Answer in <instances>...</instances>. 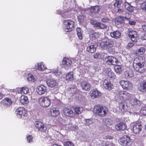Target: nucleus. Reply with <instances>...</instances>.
I'll list each match as a JSON object with an SVG mask.
<instances>
[{"mask_svg": "<svg viewBox=\"0 0 146 146\" xmlns=\"http://www.w3.org/2000/svg\"><path fill=\"white\" fill-rule=\"evenodd\" d=\"M145 61V57L143 56L136 58L134 60L133 64L134 69L140 73H143L145 71L144 64Z\"/></svg>", "mask_w": 146, "mask_h": 146, "instance_id": "obj_1", "label": "nucleus"}, {"mask_svg": "<svg viewBox=\"0 0 146 146\" xmlns=\"http://www.w3.org/2000/svg\"><path fill=\"white\" fill-rule=\"evenodd\" d=\"M54 95L53 94L48 96H42L39 98L38 100L39 103L41 106L47 107L50 106L51 101L54 100Z\"/></svg>", "mask_w": 146, "mask_h": 146, "instance_id": "obj_2", "label": "nucleus"}, {"mask_svg": "<svg viewBox=\"0 0 146 146\" xmlns=\"http://www.w3.org/2000/svg\"><path fill=\"white\" fill-rule=\"evenodd\" d=\"M108 109L104 108L100 104L95 105L93 108V112L96 115L104 117L106 116L107 113Z\"/></svg>", "mask_w": 146, "mask_h": 146, "instance_id": "obj_3", "label": "nucleus"}, {"mask_svg": "<svg viewBox=\"0 0 146 146\" xmlns=\"http://www.w3.org/2000/svg\"><path fill=\"white\" fill-rule=\"evenodd\" d=\"M119 143L123 146H130L133 143V140L129 136L125 135L118 140Z\"/></svg>", "mask_w": 146, "mask_h": 146, "instance_id": "obj_4", "label": "nucleus"}, {"mask_svg": "<svg viewBox=\"0 0 146 146\" xmlns=\"http://www.w3.org/2000/svg\"><path fill=\"white\" fill-rule=\"evenodd\" d=\"M63 24L66 32H71L74 28L75 23L70 19L64 20Z\"/></svg>", "mask_w": 146, "mask_h": 146, "instance_id": "obj_5", "label": "nucleus"}, {"mask_svg": "<svg viewBox=\"0 0 146 146\" xmlns=\"http://www.w3.org/2000/svg\"><path fill=\"white\" fill-rule=\"evenodd\" d=\"M114 41L112 40L108 39L106 41H103L100 43V46L104 49H108L112 48L114 45Z\"/></svg>", "mask_w": 146, "mask_h": 146, "instance_id": "obj_6", "label": "nucleus"}, {"mask_svg": "<svg viewBox=\"0 0 146 146\" xmlns=\"http://www.w3.org/2000/svg\"><path fill=\"white\" fill-rule=\"evenodd\" d=\"M16 112L18 117L20 118L25 117L27 115V110L22 107H20L18 108L16 111Z\"/></svg>", "mask_w": 146, "mask_h": 146, "instance_id": "obj_7", "label": "nucleus"}, {"mask_svg": "<svg viewBox=\"0 0 146 146\" xmlns=\"http://www.w3.org/2000/svg\"><path fill=\"white\" fill-rule=\"evenodd\" d=\"M119 83L123 89L129 90L132 88V84L129 81L121 80L120 81Z\"/></svg>", "mask_w": 146, "mask_h": 146, "instance_id": "obj_8", "label": "nucleus"}, {"mask_svg": "<svg viewBox=\"0 0 146 146\" xmlns=\"http://www.w3.org/2000/svg\"><path fill=\"white\" fill-rule=\"evenodd\" d=\"M106 63L109 65H115L118 63L119 61L117 58L113 56H108L105 58Z\"/></svg>", "mask_w": 146, "mask_h": 146, "instance_id": "obj_9", "label": "nucleus"}, {"mask_svg": "<svg viewBox=\"0 0 146 146\" xmlns=\"http://www.w3.org/2000/svg\"><path fill=\"white\" fill-rule=\"evenodd\" d=\"M63 115L66 117H74V113L72 107L70 108H64L63 109Z\"/></svg>", "mask_w": 146, "mask_h": 146, "instance_id": "obj_10", "label": "nucleus"}, {"mask_svg": "<svg viewBox=\"0 0 146 146\" xmlns=\"http://www.w3.org/2000/svg\"><path fill=\"white\" fill-rule=\"evenodd\" d=\"M124 16H119V17L115 19V23L117 25H120L124 22V19H129V14L128 13H123Z\"/></svg>", "mask_w": 146, "mask_h": 146, "instance_id": "obj_11", "label": "nucleus"}, {"mask_svg": "<svg viewBox=\"0 0 146 146\" xmlns=\"http://www.w3.org/2000/svg\"><path fill=\"white\" fill-rule=\"evenodd\" d=\"M80 85L82 89L85 91L90 90L92 87L90 83L86 80H83L81 82Z\"/></svg>", "mask_w": 146, "mask_h": 146, "instance_id": "obj_12", "label": "nucleus"}, {"mask_svg": "<svg viewBox=\"0 0 146 146\" xmlns=\"http://www.w3.org/2000/svg\"><path fill=\"white\" fill-rule=\"evenodd\" d=\"M101 95V92L96 88L92 89L90 92V96L93 99L98 98L100 97Z\"/></svg>", "mask_w": 146, "mask_h": 146, "instance_id": "obj_13", "label": "nucleus"}, {"mask_svg": "<svg viewBox=\"0 0 146 146\" xmlns=\"http://www.w3.org/2000/svg\"><path fill=\"white\" fill-rule=\"evenodd\" d=\"M35 125L39 131L44 132L46 130V127L44 124L41 122L39 121L35 122Z\"/></svg>", "mask_w": 146, "mask_h": 146, "instance_id": "obj_14", "label": "nucleus"}, {"mask_svg": "<svg viewBox=\"0 0 146 146\" xmlns=\"http://www.w3.org/2000/svg\"><path fill=\"white\" fill-rule=\"evenodd\" d=\"M142 125L140 122H137L135 123L133 127V132L135 134L139 133L142 130Z\"/></svg>", "mask_w": 146, "mask_h": 146, "instance_id": "obj_15", "label": "nucleus"}, {"mask_svg": "<svg viewBox=\"0 0 146 146\" xmlns=\"http://www.w3.org/2000/svg\"><path fill=\"white\" fill-rule=\"evenodd\" d=\"M72 107L73 111H74V116L75 114L78 115L80 114L84 110V108L81 106L76 105Z\"/></svg>", "mask_w": 146, "mask_h": 146, "instance_id": "obj_16", "label": "nucleus"}, {"mask_svg": "<svg viewBox=\"0 0 146 146\" xmlns=\"http://www.w3.org/2000/svg\"><path fill=\"white\" fill-rule=\"evenodd\" d=\"M103 85L106 89L108 90H111L113 88V84L111 83L110 80L107 79L104 80Z\"/></svg>", "mask_w": 146, "mask_h": 146, "instance_id": "obj_17", "label": "nucleus"}, {"mask_svg": "<svg viewBox=\"0 0 146 146\" xmlns=\"http://www.w3.org/2000/svg\"><path fill=\"white\" fill-rule=\"evenodd\" d=\"M72 63L71 60L67 58H64L62 61V64L65 69H68Z\"/></svg>", "mask_w": 146, "mask_h": 146, "instance_id": "obj_18", "label": "nucleus"}, {"mask_svg": "<svg viewBox=\"0 0 146 146\" xmlns=\"http://www.w3.org/2000/svg\"><path fill=\"white\" fill-rule=\"evenodd\" d=\"M106 73L108 78L111 79H114L116 78L115 73L112 71L110 68H107L106 69Z\"/></svg>", "mask_w": 146, "mask_h": 146, "instance_id": "obj_19", "label": "nucleus"}, {"mask_svg": "<svg viewBox=\"0 0 146 146\" xmlns=\"http://www.w3.org/2000/svg\"><path fill=\"white\" fill-rule=\"evenodd\" d=\"M128 36L132 41L134 42H137V33L136 31H129V33Z\"/></svg>", "mask_w": 146, "mask_h": 146, "instance_id": "obj_20", "label": "nucleus"}, {"mask_svg": "<svg viewBox=\"0 0 146 146\" xmlns=\"http://www.w3.org/2000/svg\"><path fill=\"white\" fill-rule=\"evenodd\" d=\"M38 93L39 94L41 95L44 94L46 92L47 88L46 86L41 85L38 86Z\"/></svg>", "mask_w": 146, "mask_h": 146, "instance_id": "obj_21", "label": "nucleus"}, {"mask_svg": "<svg viewBox=\"0 0 146 146\" xmlns=\"http://www.w3.org/2000/svg\"><path fill=\"white\" fill-rule=\"evenodd\" d=\"M130 103L132 106L136 107H139L141 105L140 101L136 98L130 100Z\"/></svg>", "mask_w": 146, "mask_h": 146, "instance_id": "obj_22", "label": "nucleus"}, {"mask_svg": "<svg viewBox=\"0 0 146 146\" xmlns=\"http://www.w3.org/2000/svg\"><path fill=\"white\" fill-rule=\"evenodd\" d=\"M110 35L111 37L117 39L120 38L121 33L119 31L116 30L111 32Z\"/></svg>", "mask_w": 146, "mask_h": 146, "instance_id": "obj_23", "label": "nucleus"}, {"mask_svg": "<svg viewBox=\"0 0 146 146\" xmlns=\"http://www.w3.org/2000/svg\"><path fill=\"white\" fill-rule=\"evenodd\" d=\"M115 128L117 131H123L125 129L126 126L125 124L122 122L117 123L115 126Z\"/></svg>", "mask_w": 146, "mask_h": 146, "instance_id": "obj_24", "label": "nucleus"}, {"mask_svg": "<svg viewBox=\"0 0 146 146\" xmlns=\"http://www.w3.org/2000/svg\"><path fill=\"white\" fill-rule=\"evenodd\" d=\"M2 102L3 105L7 107L10 106L12 104V102L10 98L7 97L3 99Z\"/></svg>", "mask_w": 146, "mask_h": 146, "instance_id": "obj_25", "label": "nucleus"}, {"mask_svg": "<svg viewBox=\"0 0 146 146\" xmlns=\"http://www.w3.org/2000/svg\"><path fill=\"white\" fill-rule=\"evenodd\" d=\"M145 48L144 47H141L138 50H136L135 54L137 56H139L143 54L145 51Z\"/></svg>", "mask_w": 146, "mask_h": 146, "instance_id": "obj_26", "label": "nucleus"}, {"mask_svg": "<svg viewBox=\"0 0 146 146\" xmlns=\"http://www.w3.org/2000/svg\"><path fill=\"white\" fill-rule=\"evenodd\" d=\"M46 83L48 86L51 87H54L58 84V83L56 81L53 79L47 80Z\"/></svg>", "mask_w": 146, "mask_h": 146, "instance_id": "obj_27", "label": "nucleus"}, {"mask_svg": "<svg viewBox=\"0 0 146 146\" xmlns=\"http://www.w3.org/2000/svg\"><path fill=\"white\" fill-rule=\"evenodd\" d=\"M20 101L23 105L27 104L29 103V100L27 96L22 95L20 98Z\"/></svg>", "mask_w": 146, "mask_h": 146, "instance_id": "obj_28", "label": "nucleus"}, {"mask_svg": "<svg viewBox=\"0 0 146 146\" xmlns=\"http://www.w3.org/2000/svg\"><path fill=\"white\" fill-rule=\"evenodd\" d=\"M50 112L51 115L53 117H56L60 114L59 110L56 108H53Z\"/></svg>", "mask_w": 146, "mask_h": 146, "instance_id": "obj_29", "label": "nucleus"}, {"mask_svg": "<svg viewBox=\"0 0 146 146\" xmlns=\"http://www.w3.org/2000/svg\"><path fill=\"white\" fill-rule=\"evenodd\" d=\"M86 49L88 52L93 53L95 52L96 48L94 45L93 44L88 46Z\"/></svg>", "mask_w": 146, "mask_h": 146, "instance_id": "obj_30", "label": "nucleus"}, {"mask_svg": "<svg viewBox=\"0 0 146 146\" xmlns=\"http://www.w3.org/2000/svg\"><path fill=\"white\" fill-rule=\"evenodd\" d=\"M125 77L126 78H128L132 77L133 75V72L132 70H127L124 73Z\"/></svg>", "mask_w": 146, "mask_h": 146, "instance_id": "obj_31", "label": "nucleus"}, {"mask_svg": "<svg viewBox=\"0 0 146 146\" xmlns=\"http://www.w3.org/2000/svg\"><path fill=\"white\" fill-rule=\"evenodd\" d=\"M66 80L72 81L74 80V77L73 73L72 72H68L66 76Z\"/></svg>", "mask_w": 146, "mask_h": 146, "instance_id": "obj_32", "label": "nucleus"}, {"mask_svg": "<svg viewBox=\"0 0 146 146\" xmlns=\"http://www.w3.org/2000/svg\"><path fill=\"white\" fill-rule=\"evenodd\" d=\"M125 7L126 10L130 12H132L134 9L133 7L131 6L127 2L125 3Z\"/></svg>", "mask_w": 146, "mask_h": 146, "instance_id": "obj_33", "label": "nucleus"}, {"mask_svg": "<svg viewBox=\"0 0 146 146\" xmlns=\"http://www.w3.org/2000/svg\"><path fill=\"white\" fill-rule=\"evenodd\" d=\"M139 90L141 92H146V82L143 83L141 85Z\"/></svg>", "mask_w": 146, "mask_h": 146, "instance_id": "obj_34", "label": "nucleus"}, {"mask_svg": "<svg viewBox=\"0 0 146 146\" xmlns=\"http://www.w3.org/2000/svg\"><path fill=\"white\" fill-rule=\"evenodd\" d=\"M125 92V94L123 100L126 101L129 100L131 97V94L126 91H125V92Z\"/></svg>", "mask_w": 146, "mask_h": 146, "instance_id": "obj_35", "label": "nucleus"}, {"mask_svg": "<svg viewBox=\"0 0 146 146\" xmlns=\"http://www.w3.org/2000/svg\"><path fill=\"white\" fill-rule=\"evenodd\" d=\"M124 92H125V91L122 90L118 92L117 95L119 99L123 100L125 94Z\"/></svg>", "mask_w": 146, "mask_h": 146, "instance_id": "obj_36", "label": "nucleus"}, {"mask_svg": "<svg viewBox=\"0 0 146 146\" xmlns=\"http://www.w3.org/2000/svg\"><path fill=\"white\" fill-rule=\"evenodd\" d=\"M90 12L92 13H98L100 11V9L97 7H92L90 9Z\"/></svg>", "mask_w": 146, "mask_h": 146, "instance_id": "obj_37", "label": "nucleus"}, {"mask_svg": "<svg viewBox=\"0 0 146 146\" xmlns=\"http://www.w3.org/2000/svg\"><path fill=\"white\" fill-rule=\"evenodd\" d=\"M76 31L77 32L78 36L80 39H82V34L81 31V29L80 28H77L76 29Z\"/></svg>", "mask_w": 146, "mask_h": 146, "instance_id": "obj_38", "label": "nucleus"}, {"mask_svg": "<svg viewBox=\"0 0 146 146\" xmlns=\"http://www.w3.org/2000/svg\"><path fill=\"white\" fill-rule=\"evenodd\" d=\"M29 88L26 86H24L21 88L20 90L21 93L25 94H27L29 92Z\"/></svg>", "mask_w": 146, "mask_h": 146, "instance_id": "obj_39", "label": "nucleus"}, {"mask_svg": "<svg viewBox=\"0 0 146 146\" xmlns=\"http://www.w3.org/2000/svg\"><path fill=\"white\" fill-rule=\"evenodd\" d=\"M38 69L40 71L44 70L46 69V67L42 62L38 63Z\"/></svg>", "mask_w": 146, "mask_h": 146, "instance_id": "obj_40", "label": "nucleus"}, {"mask_svg": "<svg viewBox=\"0 0 146 146\" xmlns=\"http://www.w3.org/2000/svg\"><path fill=\"white\" fill-rule=\"evenodd\" d=\"M100 22L96 21L94 20L91 19L90 20V24L93 25L95 27H97L99 29Z\"/></svg>", "mask_w": 146, "mask_h": 146, "instance_id": "obj_41", "label": "nucleus"}, {"mask_svg": "<svg viewBox=\"0 0 146 146\" xmlns=\"http://www.w3.org/2000/svg\"><path fill=\"white\" fill-rule=\"evenodd\" d=\"M29 81L34 82L35 81V78L34 76L31 74H29L27 78Z\"/></svg>", "mask_w": 146, "mask_h": 146, "instance_id": "obj_42", "label": "nucleus"}, {"mask_svg": "<svg viewBox=\"0 0 146 146\" xmlns=\"http://www.w3.org/2000/svg\"><path fill=\"white\" fill-rule=\"evenodd\" d=\"M122 2V0H116V1L114 3L115 6L117 8L120 7Z\"/></svg>", "mask_w": 146, "mask_h": 146, "instance_id": "obj_43", "label": "nucleus"}, {"mask_svg": "<svg viewBox=\"0 0 146 146\" xmlns=\"http://www.w3.org/2000/svg\"><path fill=\"white\" fill-rule=\"evenodd\" d=\"M141 114L144 116H146V107H142L140 110Z\"/></svg>", "mask_w": 146, "mask_h": 146, "instance_id": "obj_44", "label": "nucleus"}, {"mask_svg": "<svg viewBox=\"0 0 146 146\" xmlns=\"http://www.w3.org/2000/svg\"><path fill=\"white\" fill-rule=\"evenodd\" d=\"M90 36L91 37L93 38H97L99 37V34L98 33L95 32L91 34Z\"/></svg>", "mask_w": 146, "mask_h": 146, "instance_id": "obj_45", "label": "nucleus"}, {"mask_svg": "<svg viewBox=\"0 0 146 146\" xmlns=\"http://www.w3.org/2000/svg\"><path fill=\"white\" fill-rule=\"evenodd\" d=\"M115 70L117 73H119L121 71V66L120 65H116L115 67Z\"/></svg>", "mask_w": 146, "mask_h": 146, "instance_id": "obj_46", "label": "nucleus"}, {"mask_svg": "<svg viewBox=\"0 0 146 146\" xmlns=\"http://www.w3.org/2000/svg\"><path fill=\"white\" fill-rule=\"evenodd\" d=\"M64 145L65 146H74L73 143L69 141L65 142L64 143Z\"/></svg>", "mask_w": 146, "mask_h": 146, "instance_id": "obj_47", "label": "nucleus"}, {"mask_svg": "<svg viewBox=\"0 0 146 146\" xmlns=\"http://www.w3.org/2000/svg\"><path fill=\"white\" fill-rule=\"evenodd\" d=\"M93 122L91 119H88L85 120V124L86 125L89 126Z\"/></svg>", "mask_w": 146, "mask_h": 146, "instance_id": "obj_48", "label": "nucleus"}, {"mask_svg": "<svg viewBox=\"0 0 146 146\" xmlns=\"http://www.w3.org/2000/svg\"><path fill=\"white\" fill-rule=\"evenodd\" d=\"M106 27L107 26L106 25L100 23L99 29H103L106 28Z\"/></svg>", "mask_w": 146, "mask_h": 146, "instance_id": "obj_49", "label": "nucleus"}, {"mask_svg": "<svg viewBox=\"0 0 146 146\" xmlns=\"http://www.w3.org/2000/svg\"><path fill=\"white\" fill-rule=\"evenodd\" d=\"M27 142L29 143H30L32 141L33 137L32 135H30L27 137Z\"/></svg>", "mask_w": 146, "mask_h": 146, "instance_id": "obj_50", "label": "nucleus"}, {"mask_svg": "<svg viewBox=\"0 0 146 146\" xmlns=\"http://www.w3.org/2000/svg\"><path fill=\"white\" fill-rule=\"evenodd\" d=\"M110 21L108 18L104 17L102 19L101 21L103 22L108 23Z\"/></svg>", "mask_w": 146, "mask_h": 146, "instance_id": "obj_51", "label": "nucleus"}, {"mask_svg": "<svg viewBox=\"0 0 146 146\" xmlns=\"http://www.w3.org/2000/svg\"><path fill=\"white\" fill-rule=\"evenodd\" d=\"M100 55V54L98 53H95L93 54L94 57V58L98 59L99 58V56Z\"/></svg>", "mask_w": 146, "mask_h": 146, "instance_id": "obj_52", "label": "nucleus"}, {"mask_svg": "<svg viewBox=\"0 0 146 146\" xmlns=\"http://www.w3.org/2000/svg\"><path fill=\"white\" fill-rule=\"evenodd\" d=\"M125 104L123 102L119 104V107L121 109H124L125 108Z\"/></svg>", "mask_w": 146, "mask_h": 146, "instance_id": "obj_53", "label": "nucleus"}, {"mask_svg": "<svg viewBox=\"0 0 146 146\" xmlns=\"http://www.w3.org/2000/svg\"><path fill=\"white\" fill-rule=\"evenodd\" d=\"M141 38L142 40H146V33L142 35L141 37Z\"/></svg>", "mask_w": 146, "mask_h": 146, "instance_id": "obj_54", "label": "nucleus"}, {"mask_svg": "<svg viewBox=\"0 0 146 146\" xmlns=\"http://www.w3.org/2000/svg\"><path fill=\"white\" fill-rule=\"evenodd\" d=\"M134 45V44L133 42L128 43L127 44V46L129 47H131L133 46Z\"/></svg>", "mask_w": 146, "mask_h": 146, "instance_id": "obj_55", "label": "nucleus"}, {"mask_svg": "<svg viewBox=\"0 0 146 146\" xmlns=\"http://www.w3.org/2000/svg\"><path fill=\"white\" fill-rule=\"evenodd\" d=\"M78 20L80 23H82L84 21V19L83 17L82 16H80L78 17Z\"/></svg>", "mask_w": 146, "mask_h": 146, "instance_id": "obj_56", "label": "nucleus"}, {"mask_svg": "<svg viewBox=\"0 0 146 146\" xmlns=\"http://www.w3.org/2000/svg\"><path fill=\"white\" fill-rule=\"evenodd\" d=\"M141 7L143 11H146V4H142Z\"/></svg>", "mask_w": 146, "mask_h": 146, "instance_id": "obj_57", "label": "nucleus"}, {"mask_svg": "<svg viewBox=\"0 0 146 146\" xmlns=\"http://www.w3.org/2000/svg\"><path fill=\"white\" fill-rule=\"evenodd\" d=\"M129 23L131 25H134L136 24V22L135 21H129Z\"/></svg>", "mask_w": 146, "mask_h": 146, "instance_id": "obj_58", "label": "nucleus"}, {"mask_svg": "<svg viewBox=\"0 0 146 146\" xmlns=\"http://www.w3.org/2000/svg\"><path fill=\"white\" fill-rule=\"evenodd\" d=\"M106 139H112L113 138V137L111 136L108 135L106 136Z\"/></svg>", "mask_w": 146, "mask_h": 146, "instance_id": "obj_59", "label": "nucleus"}, {"mask_svg": "<svg viewBox=\"0 0 146 146\" xmlns=\"http://www.w3.org/2000/svg\"><path fill=\"white\" fill-rule=\"evenodd\" d=\"M142 28L143 31L146 32V25H143L142 26Z\"/></svg>", "mask_w": 146, "mask_h": 146, "instance_id": "obj_60", "label": "nucleus"}, {"mask_svg": "<svg viewBox=\"0 0 146 146\" xmlns=\"http://www.w3.org/2000/svg\"><path fill=\"white\" fill-rule=\"evenodd\" d=\"M117 11L118 12L122 13L123 12V10L121 9H118L117 10Z\"/></svg>", "mask_w": 146, "mask_h": 146, "instance_id": "obj_61", "label": "nucleus"}, {"mask_svg": "<svg viewBox=\"0 0 146 146\" xmlns=\"http://www.w3.org/2000/svg\"><path fill=\"white\" fill-rule=\"evenodd\" d=\"M107 146H114V145L111 143L108 144L107 145Z\"/></svg>", "mask_w": 146, "mask_h": 146, "instance_id": "obj_62", "label": "nucleus"}, {"mask_svg": "<svg viewBox=\"0 0 146 146\" xmlns=\"http://www.w3.org/2000/svg\"><path fill=\"white\" fill-rule=\"evenodd\" d=\"M3 98V96L2 94L0 93V99H1Z\"/></svg>", "mask_w": 146, "mask_h": 146, "instance_id": "obj_63", "label": "nucleus"}, {"mask_svg": "<svg viewBox=\"0 0 146 146\" xmlns=\"http://www.w3.org/2000/svg\"><path fill=\"white\" fill-rule=\"evenodd\" d=\"M108 122H110V121H111V122L109 124L110 125H111L112 124V122H111V120L109 119V120L108 121Z\"/></svg>", "mask_w": 146, "mask_h": 146, "instance_id": "obj_64", "label": "nucleus"}]
</instances>
